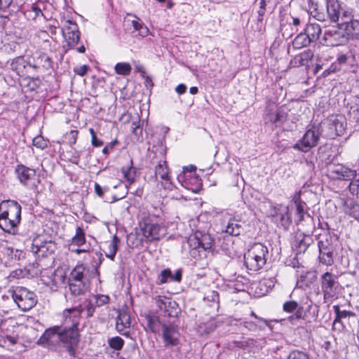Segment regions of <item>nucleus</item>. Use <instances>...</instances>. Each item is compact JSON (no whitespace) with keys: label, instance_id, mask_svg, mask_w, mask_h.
<instances>
[{"label":"nucleus","instance_id":"obj_1","mask_svg":"<svg viewBox=\"0 0 359 359\" xmlns=\"http://www.w3.org/2000/svg\"><path fill=\"white\" fill-rule=\"evenodd\" d=\"M21 205L15 201L6 200L0 203V228L6 233L15 235L21 221Z\"/></svg>","mask_w":359,"mask_h":359},{"label":"nucleus","instance_id":"obj_2","mask_svg":"<svg viewBox=\"0 0 359 359\" xmlns=\"http://www.w3.org/2000/svg\"><path fill=\"white\" fill-rule=\"evenodd\" d=\"M139 227L142 236L149 241L159 240L166 234L163 219L154 214L142 212L140 216Z\"/></svg>","mask_w":359,"mask_h":359},{"label":"nucleus","instance_id":"obj_3","mask_svg":"<svg viewBox=\"0 0 359 359\" xmlns=\"http://www.w3.org/2000/svg\"><path fill=\"white\" fill-rule=\"evenodd\" d=\"M268 253L266 245L260 243H254L244 255L245 266L252 271H259L266 264Z\"/></svg>","mask_w":359,"mask_h":359},{"label":"nucleus","instance_id":"obj_4","mask_svg":"<svg viewBox=\"0 0 359 359\" xmlns=\"http://www.w3.org/2000/svg\"><path fill=\"white\" fill-rule=\"evenodd\" d=\"M85 267L83 264L76 266L68 278L69 294L74 297L84 295L90 289V281L84 276Z\"/></svg>","mask_w":359,"mask_h":359},{"label":"nucleus","instance_id":"obj_5","mask_svg":"<svg viewBox=\"0 0 359 359\" xmlns=\"http://www.w3.org/2000/svg\"><path fill=\"white\" fill-rule=\"evenodd\" d=\"M11 295L18 308L23 311L32 309L37 299L34 292L24 287H16L11 291Z\"/></svg>","mask_w":359,"mask_h":359},{"label":"nucleus","instance_id":"obj_6","mask_svg":"<svg viewBox=\"0 0 359 359\" xmlns=\"http://www.w3.org/2000/svg\"><path fill=\"white\" fill-rule=\"evenodd\" d=\"M353 9H346L339 22V28L341 29L348 41L359 36V20L353 19Z\"/></svg>","mask_w":359,"mask_h":359},{"label":"nucleus","instance_id":"obj_7","mask_svg":"<svg viewBox=\"0 0 359 359\" xmlns=\"http://www.w3.org/2000/svg\"><path fill=\"white\" fill-rule=\"evenodd\" d=\"M327 132V136L331 139H334L337 136L344 134L346 128V118L341 114H332L327 117L324 122Z\"/></svg>","mask_w":359,"mask_h":359},{"label":"nucleus","instance_id":"obj_8","mask_svg":"<svg viewBox=\"0 0 359 359\" xmlns=\"http://www.w3.org/2000/svg\"><path fill=\"white\" fill-rule=\"evenodd\" d=\"M62 32L65 39L63 48L65 51L74 48L80 39V32L77 25L70 20H65Z\"/></svg>","mask_w":359,"mask_h":359},{"label":"nucleus","instance_id":"obj_9","mask_svg":"<svg viewBox=\"0 0 359 359\" xmlns=\"http://www.w3.org/2000/svg\"><path fill=\"white\" fill-rule=\"evenodd\" d=\"M320 135L319 129L313 126L306 131L303 137L293 146V148L302 152H308L317 145Z\"/></svg>","mask_w":359,"mask_h":359},{"label":"nucleus","instance_id":"obj_10","mask_svg":"<svg viewBox=\"0 0 359 359\" xmlns=\"http://www.w3.org/2000/svg\"><path fill=\"white\" fill-rule=\"evenodd\" d=\"M152 151L154 153L155 156H159V161L155 167V175H159L161 179H164L169 175L168 167L165 160L166 147L164 144L163 140H161L158 145L152 147Z\"/></svg>","mask_w":359,"mask_h":359},{"label":"nucleus","instance_id":"obj_11","mask_svg":"<svg viewBox=\"0 0 359 359\" xmlns=\"http://www.w3.org/2000/svg\"><path fill=\"white\" fill-rule=\"evenodd\" d=\"M327 176L334 180L350 181L357 176V170L343 164H334L328 167Z\"/></svg>","mask_w":359,"mask_h":359},{"label":"nucleus","instance_id":"obj_12","mask_svg":"<svg viewBox=\"0 0 359 359\" xmlns=\"http://www.w3.org/2000/svg\"><path fill=\"white\" fill-rule=\"evenodd\" d=\"M321 288L325 299L334 297L339 286L337 277L330 272L324 273L320 278Z\"/></svg>","mask_w":359,"mask_h":359},{"label":"nucleus","instance_id":"obj_13","mask_svg":"<svg viewBox=\"0 0 359 359\" xmlns=\"http://www.w3.org/2000/svg\"><path fill=\"white\" fill-rule=\"evenodd\" d=\"M57 249L56 243L53 241H45L41 237L34 239L31 251L38 257H48L53 255Z\"/></svg>","mask_w":359,"mask_h":359},{"label":"nucleus","instance_id":"obj_14","mask_svg":"<svg viewBox=\"0 0 359 359\" xmlns=\"http://www.w3.org/2000/svg\"><path fill=\"white\" fill-rule=\"evenodd\" d=\"M18 179L24 186L29 189L36 187L39 180L36 176V170L23 165H18L15 168Z\"/></svg>","mask_w":359,"mask_h":359},{"label":"nucleus","instance_id":"obj_15","mask_svg":"<svg viewBox=\"0 0 359 359\" xmlns=\"http://www.w3.org/2000/svg\"><path fill=\"white\" fill-rule=\"evenodd\" d=\"M62 343L67 346L69 355L74 356V347L77 346L79 341L78 327L65 325V327L62 329Z\"/></svg>","mask_w":359,"mask_h":359},{"label":"nucleus","instance_id":"obj_16","mask_svg":"<svg viewBox=\"0 0 359 359\" xmlns=\"http://www.w3.org/2000/svg\"><path fill=\"white\" fill-rule=\"evenodd\" d=\"M42 280L51 290H57L58 287L65 284L66 275L62 269H57L54 271H46L42 275Z\"/></svg>","mask_w":359,"mask_h":359},{"label":"nucleus","instance_id":"obj_17","mask_svg":"<svg viewBox=\"0 0 359 359\" xmlns=\"http://www.w3.org/2000/svg\"><path fill=\"white\" fill-rule=\"evenodd\" d=\"M271 216L273 221L285 229H287L292 222L289 206L283 204H277L273 207Z\"/></svg>","mask_w":359,"mask_h":359},{"label":"nucleus","instance_id":"obj_18","mask_svg":"<svg viewBox=\"0 0 359 359\" xmlns=\"http://www.w3.org/2000/svg\"><path fill=\"white\" fill-rule=\"evenodd\" d=\"M156 306L163 312L165 316L177 317L180 309L176 302L165 296H157L154 298Z\"/></svg>","mask_w":359,"mask_h":359},{"label":"nucleus","instance_id":"obj_19","mask_svg":"<svg viewBox=\"0 0 359 359\" xmlns=\"http://www.w3.org/2000/svg\"><path fill=\"white\" fill-rule=\"evenodd\" d=\"M62 328L60 326H54L44 332L39 339L37 344L48 346H55L62 342Z\"/></svg>","mask_w":359,"mask_h":359},{"label":"nucleus","instance_id":"obj_20","mask_svg":"<svg viewBox=\"0 0 359 359\" xmlns=\"http://www.w3.org/2000/svg\"><path fill=\"white\" fill-rule=\"evenodd\" d=\"M323 41L328 46H340L347 41L343 31L339 28V23L337 27H332L324 33Z\"/></svg>","mask_w":359,"mask_h":359},{"label":"nucleus","instance_id":"obj_21","mask_svg":"<svg viewBox=\"0 0 359 359\" xmlns=\"http://www.w3.org/2000/svg\"><path fill=\"white\" fill-rule=\"evenodd\" d=\"M346 9L348 7H341L338 0H327L326 11L328 19L332 22H341V17Z\"/></svg>","mask_w":359,"mask_h":359},{"label":"nucleus","instance_id":"obj_22","mask_svg":"<svg viewBox=\"0 0 359 359\" xmlns=\"http://www.w3.org/2000/svg\"><path fill=\"white\" fill-rule=\"evenodd\" d=\"M163 339L165 346L172 347L180 343V333L172 324H163L162 325Z\"/></svg>","mask_w":359,"mask_h":359},{"label":"nucleus","instance_id":"obj_23","mask_svg":"<svg viewBox=\"0 0 359 359\" xmlns=\"http://www.w3.org/2000/svg\"><path fill=\"white\" fill-rule=\"evenodd\" d=\"M178 180L182 182V185L184 188L193 192L199 191L202 185L201 180L196 173H191V172L190 175L184 173L183 175H179Z\"/></svg>","mask_w":359,"mask_h":359},{"label":"nucleus","instance_id":"obj_24","mask_svg":"<svg viewBox=\"0 0 359 359\" xmlns=\"http://www.w3.org/2000/svg\"><path fill=\"white\" fill-rule=\"evenodd\" d=\"M81 313V305L72 309H65L63 311L65 325L77 327Z\"/></svg>","mask_w":359,"mask_h":359},{"label":"nucleus","instance_id":"obj_25","mask_svg":"<svg viewBox=\"0 0 359 359\" xmlns=\"http://www.w3.org/2000/svg\"><path fill=\"white\" fill-rule=\"evenodd\" d=\"M189 246L194 248H199L203 250V253L205 252L212 248L213 244V239L209 234H204L201 238L196 236L189 237L187 241Z\"/></svg>","mask_w":359,"mask_h":359},{"label":"nucleus","instance_id":"obj_26","mask_svg":"<svg viewBox=\"0 0 359 359\" xmlns=\"http://www.w3.org/2000/svg\"><path fill=\"white\" fill-rule=\"evenodd\" d=\"M130 317L128 312L125 311H119L116 320V329L118 332L123 335H128V329L130 326Z\"/></svg>","mask_w":359,"mask_h":359},{"label":"nucleus","instance_id":"obj_27","mask_svg":"<svg viewBox=\"0 0 359 359\" xmlns=\"http://www.w3.org/2000/svg\"><path fill=\"white\" fill-rule=\"evenodd\" d=\"M120 243V238L116 235L113 236V238L110 241L106 242V249L104 252L107 258L112 261L114 260Z\"/></svg>","mask_w":359,"mask_h":359},{"label":"nucleus","instance_id":"obj_28","mask_svg":"<svg viewBox=\"0 0 359 359\" xmlns=\"http://www.w3.org/2000/svg\"><path fill=\"white\" fill-rule=\"evenodd\" d=\"M243 228L241 221L236 217H231L226 226L225 232L231 236H236L241 234Z\"/></svg>","mask_w":359,"mask_h":359},{"label":"nucleus","instance_id":"obj_29","mask_svg":"<svg viewBox=\"0 0 359 359\" xmlns=\"http://www.w3.org/2000/svg\"><path fill=\"white\" fill-rule=\"evenodd\" d=\"M319 247V260L321 263L331 266L333 264L332 252V250L324 245L322 241L318 242Z\"/></svg>","mask_w":359,"mask_h":359},{"label":"nucleus","instance_id":"obj_30","mask_svg":"<svg viewBox=\"0 0 359 359\" xmlns=\"http://www.w3.org/2000/svg\"><path fill=\"white\" fill-rule=\"evenodd\" d=\"M304 31L306 32L309 39H311V42L316 41L322 33L320 25L316 22L308 23Z\"/></svg>","mask_w":359,"mask_h":359},{"label":"nucleus","instance_id":"obj_31","mask_svg":"<svg viewBox=\"0 0 359 359\" xmlns=\"http://www.w3.org/2000/svg\"><path fill=\"white\" fill-rule=\"evenodd\" d=\"M121 172L129 185L133 184L137 177V169L133 165V161L130 164L121 168Z\"/></svg>","mask_w":359,"mask_h":359},{"label":"nucleus","instance_id":"obj_32","mask_svg":"<svg viewBox=\"0 0 359 359\" xmlns=\"http://www.w3.org/2000/svg\"><path fill=\"white\" fill-rule=\"evenodd\" d=\"M348 107L350 118L359 124V95L354 96Z\"/></svg>","mask_w":359,"mask_h":359},{"label":"nucleus","instance_id":"obj_33","mask_svg":"<svg viewBox=\"0 0 359 359\" xmlns=\"http://www.w3.org/2000/svg\"><path fill=\"white\" fill-rule=\"evenodd\" d=\"M344 210L345 214L359 222V204L354 201H348L344 203Z\"/></svg>","mask_w":359,"mask_h":359},{"label":"nucleus","instance_id":"obj_34","mask_svg":"<svg viewBox=\"0 0 359 359\" xmlns=\"http://www.w3.org/2000/svg\"><path fill=\"white\" fill-rule=\"evenodd\" d=\"M135 19L131 21V25L135 32H138V34L141 37H145L149 35V30L145 24L141 20L140 18L137 16H134Z\"/></svg>","mask_w":359,"mask_h":359},{"label":"nucleus","instance_id":"obj_35","mask_svg":"<svg viewBox=\"0 0 359 359\" xmlns=\"http://www.w3.org/2000/svg\"><path fill=\"white\" fill-rule=\"evenodd\" d=\"M267 119L276 126L282 124L287 119V114L282 109H278L276 113H269Z\"/></svg>","mask_w":359,"mask_h":359},{"label":"nucleus","instance_id":"obj_36","mask_svg":"<svg viewBox=\"0 0 359 359\" xmlns=\"http://www.w3.org/2000/svg\"><path fill=\"white\" fill-rule=\"evenodd\" d=\"M34 61L36 63V66H41L46 69L51 68L53 66L52 58L47 54L43 53H39L38 55L36 57Z\"/></svg>","mask_w":359,"mask_h":359},{"label":"nucleus","instance_id":"obj_37","mask_svg":"<svg viewBox=\"0 0 359 359\" xmlns=\"http://www.w3.org/2000/svg\"><path fill=\"white\" fill-rule=\"evenodd\" d=\"M311 41L304 31V32L299 33L293 41V46L295 48H302L306 47L311 44Z\"/></svg>","mask_w":359,"mask_h":359},{"label":"nucleus","instance_id":"obj_38","mask_svg":"<svg viewBox=\"0 0 359 359\" xmlns=\"http://www.w3.org/2000/svg\"><path fill=\"white\" fill-rule=\"evenodd\" d=\"M242 324L249 331L256 332L258 330H262L265 326H266L267 321L264 318H259V322L257 323L245 320L242 323Z\"/></svg>","mask_w":359,"mask_h":359},{"label":"nucleus","instance_id":"obj_39","mask_svg":"<svg viewBox=\"0 0 359 359\" xmlns=\"http://www.w3.org/2000/svg\"><path fill=\"white\" fill-rule=\"evenodd\" d=\"M86 233L81 226H77L76 233L72 238V244L77 246H81L86 243Z\"/></svg>","mask_w":359,"mask_h":359},{"label":"nucleus","instance_id":"obj_40","mask_svg":"<svg viewBox=\"0 0 359 359\" xmlns=\"http://www.w3.org/2000/svg\"><path fill=\"white\" fill-rule=\"evenodd\" d=\"M25 269L27 271V275L32 277L38 276H41L42 277V275L44 273V271H43L42 269L40 268V265L36 261L32 264H29L27 266H26Z\"/></svg>","mask_w":359,"mask_h":359},{"label":"nucleus","instance_id":"obj_41","mask_svg":"<svg viewBox=\"0 0 359 359\" xmlns=\"http://www.w3.org/2000/svg\"><path fill=\"white\" fill-rule=\"evenodd\" d=\"M116 74L122 76H128L130 74L132 67L128 62H118L114 67Z\"/></svg>","mask_w":359,"mask_h":359},{"label":"nucleus","instance_id":"obj_42","mask_svg":"<svg viewBox=\"0 0 359 359\" xmlns=\"http://www.w3.org/2000/svg\"><path fill=\"white\" fill-rule=\"evenodd\" d=\"M96 306L95 305L91 297L88 299L83 302V305H81L82 312H86L87 318L92 317Z\"/></svg>","mask_w":359,"mask_h":359},{"label":"nucleus","instance_id":"obj_43","mask_svg":"<svg viewBox=\"0 0 359 359\" xmlns=\"http://www.w3.org/2000/svg\"><path fill=\"white\" fill-rule=\"evenodd\" d=\"M25 14L29 19L34 20L39 15H43L42 10L37 4H32L31 7L26 10Z\"/></svg>","mask_w":359,"mask_h":359},{"label":"nucleus","instance_id":"obj_44","mask_svg":"<svg viewBox=\"0 0 359 359\" xmlns=\"http://www.w3.org/2000/svg\"><path fill=\"white\" fill-rule=\"evenodd\" d=\"M275 285L274 278H264L259 283V287L263 291L260 292L261 294H265L270 290H271Z\"/></svg>","mask_w":359,"mask_h":359},{"label":"nucleus","instance_id":"obj_45","mask_svg":"<svg viewBox=\"0 0 359 359\" xmlns=\"http://www.w3.org/2000/svg\"><path fill=\"white\" fill-rule=\"evenodd\" d=\"M108 344L112 349L120 351L123 347L124 340L120 337H114L108 339Z\"/></svg>","mask_w":359,"mask_h":359},{"label":"nucleus","instance_id":"obj_46","mask_svg":"<svg viewBox=\"0 0 359 359\" xmlns=\"http://www.w3.org/2000/svg\"><path fill=\"white\" fill-rule=\"evenodd\" d=\"M168 281H172V272L170 269H165L160 273L157 283L158 285H163Z\"/></svg>","mask_w":359,"mask_h":359},{"label":"nucleus","instance_id":"obj_47","mask_svg":"<svg viewBox=\"0 0 359 359\" xmlns=\"http://www.w3.org/2000/svg\"><path fill=\"white\" fill-rule=\"evenodd\" d=\"M49 141L45 139L41 135H37L32 140V144L36 148L40 149L41 150L46 149L48 146Z\"/></svg>","mask_w":359,"mask_h":359},{"label":"nucleus","instance_id":"obj_48","mask_svg":"<svg viewBox=\"0 0 359 359\" xmlns=\"http://www.w3.org/2000/svg\"><path fill=\"white\" fill-rule=\"evenodd\" d=\"M348 188L352 196L359 198V179H356L355 177L351 179Z\"/></svg>","mask_w":359,"mask_h":359},{"label":"nucleus","instance_id":"obj_49","mask_svg":"<svg viewBox=\"0 0 359 359\" xmlns=\"http://www.w3.org/2000/svg\"><path fill=\"white\" fill-rule=\"evenodd\" d=\"M96 307L102 306L109 302V297L107 295L98 294L91 297Z\"/></svg>","mask_w":359,"mask_h":359},{"label":"nucleus","instance_id":"obj_50","mask_svg":"<svg viewBox=\"0 0 359 359\" xmlns=\"http://www.w3.org/2000/svg\"><path fill=\"white\" fill-rule=\"evenodd\" d=\"M296 215L297 217V222H301L304 219V216L306 212V204L305 202L295 204Z\"/></svg>","mask_w":359,"mask_h":359},{"label":"nucleus","instance_id":"obj_51","mask_svg":"<svg viewBox=\"0 0 359 359\" xmlns=\"http://www.w3.org/2000/svg\"><path fill=\"white\" fill-rule=\"evenodd\" d=\"M313 54L309 52H304L298 55L295 60L297 61L299 65H306V62L311 60Z\"/></svg>","mask_w":359,"mask_h":359},{"label":"nucleus","instance_id":"obj_52","mask_svg":"<svg viewBox=\"0 0 359 359\" xmlns=\"http://www.w3.org/2000/svg\"><path fill=\"white\" fill-rule=\"evenodd\" d=\"M189 255L191 257L194 258L195 259H201L202 257H205V252L204 254L203 253V250L201 248H199L198 247L194 248L192 246H189Z\"/></svg>","mask_w":359,"mask_h":359},{"label":"nucleus","instance_id":"obj_53","mask_svg":"<svg viewBox=\"0 0 359 359\" xmlns=\"http://www.w3.org/2000/svg\"><path fill=\"white\" fill-rule=\"evenodd\" d=\"M333 310L336 315L339 316V318H345L349 316H354L355 313L352 311H346V310H340V307L339 305L333 306Z\"/></svg>","mask_w":359,"mask_h":359},{"label":"nucleus","instance_id":"obj_54","mask_svg":"<svg viewBox=\"0 0 359 359\" xmlns=\"http://www.w3.org/2000/svg\"><path fill=\"white\" fill-rule=\"evenodd\" d=\"M287 359H311L309 355L303 351H291L288 356Z\"/></svg>","mask_w":359,"mask_h":359},{"label":"nucleus","instance_id":"obj_55","mask_svg":"<svg viewBox=\"0 0 359 359\" xmlns=\"http://www.w3.org/2000/svg\"><path fill=\"white\" fill-rule=\"evenodd\" d=\"M266 3L265 0H259V9L257 11L258 17L257 20L258 22H262L264 19V16L265 15L266 11Z\"/></svg>","mask_w":359,"mask_h":359},{"label":"nucleus","instance_id":"obj_56","mask_svg":"<svg viewBox=\"0 0 359 359\" xmlns=\"http://www.w3.org/2000/svg\"><path fill=\"white\" fill-rule=\"evenodd\" d=\"M298 304L295 301H288L284 303L283 310L287 313H292L298 309Z\"/></svg>","mask_w":359,"mask_h":359},{"label":"nucleus","instance_id":"obj_57","mask_svg":"<svg viewBox=\"0 0 359 359\" xmlns=\"http://www.w3.org/2000/svg\"><path fill=\"white\" fill-rule=\"evenodd\" d=\"M89 132L91 135L92 145L95 147L102 146L104 142L102 140L97 138L96 133H95V130H93V128H90Z\"/></svg>","mask_w":359,"mask_h":359},{"label":"nucleus","instance_id":"obj_58","mask_svg":"<svg viewBox=\"0 0 359 359\" xmlns=\"http://www.w3.org/2000/svg\"><path fill=\"white\" fill-rule=\"evenodd\" d=\"M204 299L212 302L217 305L219 303V294L216 291H211L204 297Z\"/></svg>","mask_w":359,"mask_h":359},{"label":"nucleus","instance_id":"obj_59","mask_svg":"<svg viewBox=\"0 0 359 359\" xmlns=\"http://www.w3.org/2000/svg\"><path fill=\"white\" fill-rule=\"evenodd\" d=\"M27 275L26 269H16L11 272L9 277L13 278H20Z\"/></svg>","mask_w":359,"mask_h":359},{"label":"nucleus","instance_id":"obj_60","mask_svg":"<svg viewBox=\"0 0 359 359\" xmlns=\"http://www.w3.org/2000/svg\"><path fill=\"white\" fill-rule=\"evenodd\" d=\"M161 184L163 189H168V190L172 189L174 185L172 183L169 175L167 176L166 177H165L164 179H161Z\"/></svg>","mask_w":359,"mask_h":359},{"label":"nucleus","instance_id":"obj_61","mask_svg":"<svg viewBox=\"0 0 359 359\" xmlns=\"http://www.w3.org/2000/svg\"><path fill=\"white\" fill-rule=\"evenodd\" d=\"M88 69L89 67L88 65H83L76 68H74V71L76 74L83 76L87 73Z\"/></svg>","mask_w":359,"mask_h":359},{"label":"nucleus","instance_id":"obj_62","mask_svg":"<svg viewBox=\"0 0 359 359\" xmlns=\"http://www.w3.org/2000/svg\"><path fill=\"white\" fill-rule=\"evenodd\" d=\"M158 320L157 319H153L150 318L148 320V327L150 328L151 331L154 333L158 332V327L156 326Z\"/></svg>","mask_w":359,"mask_h":359},{"label":"nucleus","instance_id":"obj_63","mask_svg":"<svg viewBox=\"0 0 359 359\" xmlns=\"http://www.w3.org/2000/svg\"><path fill=\"white\" fill-rule=\"evenodd\" d=\"M109 190L108 187L102 188L99 184L97 182L95 183V192L99 197H102L104 191Z\"/></svg>","mask_w":359,"mask_h":359},{"label":"nucleus","instance_id":"obj_64","mask_svg":"<svg viewBox=\"0 0 359 359\" xmlns=\"http://www.w3.org/2000/svg\"><path fill=\"white\" fill-rule=\"evenodd\" d=\"M301 194L302 191H298L294 194V195L292 197V201L294 203V204H298L300 203H303L304 201L301 198Z\"/></svg>","mask_w":359,"mask_h":359}]
</instances>
